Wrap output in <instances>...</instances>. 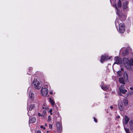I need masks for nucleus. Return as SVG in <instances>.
Wrapping results in <instances>:
<instances>
[{
    "label": "nucleus",
    "mask_w": 133,
    "mask_h": 133,
    "mask_svg": "<svg viewBox=\"0 0 133 133\" xmlns=\"http://www.w3.org/2000/svg\"><path fill=\"white\" fill-rule=\"evenodd\" d=\"M123 60L125 66L128 69L130 70L131 69V66L133 65V59L131 58L129 60L127 58H124Z\"/></svg>",
    "instance_id": "1"
},
{
    "label": "nucleus",
    "mask_w": 133,
    "mask_h": 133,
    "mask_svg": "<svg viewBox=\"0 0 133 133\" xmlns=\"http://www.w3.org/2000/svg\"><path fill=\"white\" fill-rule=\"evenodd\" d=\"M32 84L37 89H40L41 86L40 82L37 79H34L32 82Z\"/></svg>",
    "instance_id": "2"
},
{
    "label": "nucleus",
    "mask_w": 133,
    "mask_h": 133,
    "mask_svg": "<svg viewBox=\"0 0 133 133\" xmlns=\"http://www.w3.org/2000/svg\"><path fill=\"white\" fill-rule=\"evenodd\" d=\"M129 2L128 1H125L123 3L122 8L123 12L125 13L128 10V4Z\"/></svg>",
    "instance_id": "3"
},
{
    "label": "nucleus",
    "mask_w": 133,
    "mask_h": 133,
    "mask_svg": "<svg viewBox=\"0 0 133 133\" xmlns=\"http://www.w3.org/2000/svg\"><path fill=\"white\" fill-rule=\"evenodd\" d=\"M42 95L44 96H46L48 92L47 89L42 87L41 90Z\"/></svg>",
    "instance_id": "4"
},
{
    "label": "nucleus",
    "mask_w": 133,
    "mask_h": 133,
    "mask_svg": "<svg viewBox=\"0 0 133 133\" xmlns=\"http://www.w3.org/2000/svg\"><path fill=\"white\" fill-rule=\"evenodd\" d=\"M101 88L103 90L107 91H111V88L110 87L109 85L107 86L103 85L101 86Z\"/></svg>",
    "instance_id": "5"
},
{
    "label": "nucleus",
    "mask_w": 133,
    "mask_h": 133,
    "mask_svg": "<svg viewBox=\"0 0 133 133\" xmlns=\"http://www.w3.org/2000/svg\"><path fill=\"white\" fill-rule=\"evenodd\" d=\"M124 88V85H122L119 87V89L120 90V94L119 95L120 96H121L122 95L121 94L122 93L123 94H125V93L127 92V90L126 89H123Z\"/></svg>",
    "instance_id": "6"
},
{
    "label": "nucleus",
    "mask_w": 133,
    "mask_h": 133,
    "mask_svg": "<svg viewBox=\"0 0 133 133\" xmlns=\"http://www.w3.org/2000/svg\"><path fill=\"white\" fill-rule=\"evenodd\" d=\"M119 31L121 33H123L125 31V28L123 24L120 23L119 24Z\"/></svg>",
    "instance_id": "7"
},
{
    "label": "nucleus",
    "mask_w": 133,
    "mask_h": 133,
    "mask_svg": "<svg viewBox=\"0 0 133 133\" xmlns=\"http://www.w3.org/2000/svg\"><path fill=\"white\" fill-rule=\"evenodd\" d=\"M114 60L115 62H114V64H120L121 63L122 61L121 59L118 57H115L114 58Z\"/></svg>",
    "instance_id": "8"
},
{
    "label": "nucleus",
    "mask_w": 133,
    "mask_h": 133,
    "mask_svg": "<svg viewBox=\"0 0 133 133\" xmlns=\"http://www.w3.org/2000/svg\"><path fill=\"white\" fill-rule=\"evenodd\" d=\"M129 119V118L127 116H125L124 119L123 120V123L124 125L127 124Z\"/></svg>",
    "instance_id": "9"
},
{
    "label": "nucleus",
    "mask_w": 133,
    "mask_h": 133,
    "mask_svg": "<svg viewBox=\"0 0 133 133\" xmlns=\"http://www.w3.org/2000/svg\"><path fill=\"white\" fill-rule=\"evenodd\" d=\"M56 127L58 130L59 132L61 131L62 130V125L59 122H57Z\"/></svg>",
    "instance_id": "10"
},
{
    "label": "nucleus",
    "mask_w": 133,
    "mask_h": 133,
    "mask_svg": "<svg viewBox=\"0 0 133 133\" xmlns=\"http://www.w3.org/2000/svg\"><path fill=\"white\" fill-rule=\"evenodd\" d=\"M108 56L107 55H103L101 56V63H102L105 60L108 59H110L109 58H108Z\"/></svg>",
    "instance_id": "11"
},
{
    "label": "nucleus",
    "mask_w": 133,
    "mask_h": 133,
    "mask_svg": "<svg viewBox=\"0 0 133 133\" xmlns=\"http://www.w3.org/2000/svg\"><path fill=\"white\" fill-rule=\"evenodd\" d=\"M130 129L133 132V120L129 122Z\"/></svg>",
    "instance_id": "12"
},
{
    "label": "nucleus",
    "mask_w": 133,
    "mask_h": 133,
    "mask_svg": "<svg viewBox=\"0 0 133 133\" xmlns=\"http://www.w3.org/2000/svg\"><path fill=\"white\" fill-rule=\"evenodd\" d=\"M29 97L32 100L34 98V94L31 92H29Z\"/></svg>",
    "instance_id": "13"
},
{
    "label": "nucleus",
    "mask_w": 133,
    "mask_h": 133,
    "mask_svg": "<svg viewBox=\"0 0 133 133\" xmlns=\"http://www.w3.org/2000/svg\"><path fill=\"white\" fill-rule=\"evenodd\" d=\"M34 104H31L28 106V109L29 110L31 111L34 108Z\"/></svg>",
    "instance_id": "14"
},
{
    "label": "nucleus",
    "mask_w": 133,
    "mask_h": 133,
    "mask_svg": "<svg viewBox=\"0 0 133 133\" xmlns=\"http://www.w3.org/2000/svg\"><path fill=\"white\" fill-rule=\"evenodd\" d=\"M36 119L35 117H33L31 118L29 121L30 123H32L35 122Z\"/></svg>",
    "instance_id": "15"
},
{
    "label": "nucleus",
    "mask_w": 133,
    "mask_h": 133,
    "mask_svg": "<svg viewBox=\"0 0 133 133\" xmlns=\"http://www.w3.org/2000/svg\"><path fill=\"white\" fill-rule=\"evenodd\" d=\"M118 13L119 14V15L120 16H121V17L122 18L123 17H124V19H125V16H124V14L123 13V12H121H121L119 10H118Z\"/></svg>",
    "instance_id": "16"
},
{
    "label": "nucleus",
    "mask_w": 133,
    "mask_h": 133,
    "mask_svg": "<svg viewBox=\"0 0 133 133\" xmlns=\"http://www.w3.org/2000/svg\"><path fill=\"white\" fill-rule=\"evenodd\" d=\"M119 82L122 84H124L125 83V81L123 78L121 77L119 79Z\"/></svg>",
    "instance_id": "17"
},
{
    "label": "nucleus",
    "mask_w": 133,
    "mask_h": 133,
    "mask_svg": "<svg viewBox=\"0 0 133 133\" xmlns=\"http://www.w3.org/2000/svg\"><path fill=\"white\" fill-rule=\"evenodd\" d=\"M118 105L119 110L121 111H122L123 109V107L122 103L119 102L118 103Z\"/></svg>",
    "instance_id": "18"
},
{
    "label": "nucleus",
    "mask_w": 133,
    "mask_h": 133,
    "mask_svg": "<svg viewBox=\"0 0 133 133\" xmlns=\"http://www.w3.org/2000/svg\"><path fill=\"white\" fill-rule=\"evenodd\" d=\"M123 102L125 105H126L128 104V101L126 98H124L123 100Z\"/></svg>",
    "instance_id": "19"
},
{
    "label": "nucleus",
    "mask_w": 133,
    "mask_h": 133,
    "mask_svg": "<svg viewBox=\"0 0 133 133\" xmlns=\"http://www.w3.org/2000/svg\"><path fill=\"white\" fill-rule=\"evenodd\" d=\"M49 100L50 101V103H51V104L52 105H55V102H54V101L53 100L51 99V98H49Z\"/></svg>",
    "instance_id": "20"
},
{
    "label": "nucleus",
    "mask_w": 133,
    "mask_h": 133,
    "mask_svg": "<svg viewBox=\"0 0 133 133\" xmlns=\"http://www.w3.org/2000/svg\"><path fill=\"white\" fill-rule=\"evenodd\" d=\"M117 6L118 7L120 8L122 6L121 2L120 0H119Z\"/></svg>",
    "instance_id": "21"
},
{
    "label": "nucleus",
    "mask_w": 133,
    "mask_h": 133,
    "mask_svg": "<svg viewBox=\"0 0 133 133\" xmlns=\"http://www.w3.org/2000/svg\"><path fill=\"white\" fill-rule=\"evenodd\" d=\"M118 75L119 76H121L123 75V73L121 71H118L117 72Z\"/></svg>",
    "instance_id": "22"
},
{
    "label": "nucleus",
    "mask_w": 133,
    "mask_h": 133,
    "mask_svg": "<svg viewBox=\"0 0 133 133\" xmlns=\"http://www.w3.org/2000/svg\"><path fill=\"white\" fill-rule=\"evenodd\" d=\"M120 20L118 19H116L115 21V23L116 26H117V25L119 24V23L118 22V21Z\"/></svg>",
    "instance_id": "23"
},
{
    "label": "nucleus",
    "mask_w": 133,
    "mask_h": 133,
    "mask_svg": "<svg viewBox=\"0 0 133 133\" xmlns=\"http://www.w3.org/2000/svg\"><path fill=\"white\" fill-rule=\"evenodd\" d=\"M124 129L127 133H129V130L128 128L124 127Z\"/></svg>",
    "instance_id": "24"
},
{
    "label": "nucleus",
    "mask_w": 133,
    "mask_h": 133,
    "mask_svg": "<svg viewBox=\"0 0 133 133\" xmlns=\"http://www.w3.org/2000/svg\"><path fill=\"white\" fill-rule=\"evenodd\" d=\"M38 115L40 117L41 116H42V117H44V115L43 114H42V115H41L40 113H38Z\"/></svg>",
    "instance_id": "25"
},
{
    "label": "nucleus",
    "mask_w": 133,
    "mask_h": 133,
    "mask_svg": "<svg viewBox=\"0 0 133 133\" xmlns=\"http://www.w3.org/2000/svg\"><path fill=\"white\" fill-rule=\"evenodd\" d=\"M51 120V117L50 116H48V121H49Z\"/></svg>",
    "instance_id": "26"
},
{
    "label": "nucleus",
    "mask_w": 133,
    "mask_h": 133,
    "mask_svg": "<svg viewBox=\"0 0 133 133\" xmlns=\"http://www.w3.org/2000/svg\"><path fill=\"white\" fill-rule=\"evenodd\" d=\"M41 128L43 129H44V130H45V127H44L42 125H41Z\"/></svg>",
    "instance_id": "27"
},
{
    "label": "nucleus",
    "mask_w": 133,
    "mask_h": 133,
    "mask_svg": "<svg viewBox=\"0 0 133 133\" xmlns=\"http://www.w3.org/2000/svg\"><path fill=\"white\" fill-rule=\"evenodd\" d=\"M48 88V85H45L44 86V88L47 89Z\"/></svg>",
    "instance_id": "28"
},
{
    "label": "nucleus",
    "mask_w": 133,
    "mask_h": 133,
    "mask_svg": "<svg viewBox=\"0 0 133 133\" xmlns=\"http://www.w3.org/2000/svg\"><path fill=\"white\" fill-rule=\"evenodd\" d=\"M94 121L96 122H97V119L95 117H94Z\"/></svg>",
    "instance_id": "29"
},
{
    "label": "nucleus",
    "mask_w": 133,
    "mask_h": 133,
    "mask_svg": "<svg viewBox=\"0 0 133 133\" xmlns=\"http://www.w3.org/2000/svg\"><path fill=\"white\" fill-rule=\"evenodd\" d=\"M49 127L50 129H51L52 128V126L51 124H50L49 125Z\"/></svg>",
    "instance_id": "30"
},
{
    "label": "nucleus",
    "mask_w": 133,
    "mask_h": 133,
    "mask_svg": "<svg viewBox=\"0 0 133 133\" xmlns=\"http://www.w3.org/2000/svg\"><path fill=\"white\" fill-rule=\"evenodd\" d=\"M45 113H46V111L45 110H44L43 111V114L44 115H45Z\"/></svg>",
    "instance_id": "31"
},
{
    "label": "nucleus",
    "mask_w": 133,
    "mask_h": 133,
    "mask_svg": "<svg viewBox=\"0 0 133 133\" xmlns=\"http://www.w3.org/2000/svg\"><path fill=\"white\" fill-rule=\"evenodd\" d=\"M52 109H50L49 110V112H52Z\"/></svg>",
    "instance_id": "32"
},
{
    "label": "nucleus",
    "mask_w": 133,
    "mask_h": 133,
    "mask_svg": "<svg viewBox=\"0 0 133 133\" xmlns=\"http://www.w3.org/2000/svg\"><path fill=\"white\" fill-rule=\"evenodd\" d=\"M36 133H41V131H38Z\"/></svg>",
    "instance_id": "33"
},
{
    "label": "nucleus",
    "mask_w": 133,
    "mask_h": 133,
    "mask_svg": "<svg viewBox=\"0 0 133 133\" xmlns=\"http://www.w3.org/2000/svg\"><path fill=\"white\" fill-rule=\"evenodd\" d=\"M120 117L119 116H118L116 117V118H119Z\"/></svg>",
    "instance_id": "34"
},
{
    "label": "nucleus",
    "mask_w": 133,
    "mask_h": 133,
    "mask_svg": "<svg viewBox=\"0 0 133 133\" xmlns=\"http://www.w3.org/2000/svg\"><path fill=\"white\" fill-rule=\"evenodd\" d=\"M110 108L111 109H112V108H113V107H112V106H111L110 107Z\"/></svg>",
    "instance_id": "35"
},
{
    "label": "nucleus",
    "mask_w": 133,
    "mask_h": 133,
    "mask_svg": "<svg viewBox=\"0 0 133 133\" xmlns=\"http://www.w3.org/2000/svg\"><path fill=\"white\" fill-rule=\"evenodd\" d=\"M58 118H59L60 119V121H61V118L59 116H58Z\"/></svg>",
    "instance_id": "36"
},
{
    "label": "nucleus",
    "mask_w": 133,
    "mask_h": 133,
    "mask_svg": "<svg viewBox=\"0 0 133 133\" xmlns=\"http://www.w3.org/2000/svg\"><path fill=\"white\" fill-rule=\"evenodd\" d=\"M50 94H52V92H50Z\"/></svg>",
    "instance_id": "37"
},
{
    "label": "nucleus",
    "mask_w": 133,
    "mask_h": 133,
    "mask_svg": "<svg viewBox=\"0 0 133 133\" xmlns=\"http://www.w3.org/2000/svg\"><path fill=\"white\" fill-rule=\"evenodd\" d=\"M130 89H131V90H132L133 89V88H131V87H130Z\"/></svg>",
    "instance_id": "38"
},
{
    "label": "nucleus",
    "mask_w": 133,
    "mask_h": 133,
    "mask_svg": "<svg viewBox=\"0 0 133 133\" xmlns=\"http://www.w3.org/2000/svg\"><path fill=\"white\" fill-rule=\"evenodd\" d=\"M50 115H52V112H50Z\"/></svg>",
    "instance_id": "39"
},
{
    "label": "nucleus",
    "mask_w": 133,
    "mask_h": 133,
    "mask_svg": "<svg viewBox=\"0 0 133 133\" xmlns=\"http://www.w3.org/2000/svg\"><path fill=\"white\" fill-rule=\"evenodd\" d=\"M121 70H122V71H123V68H121Z\"/></svg>",
    "instance_id": "40"
},
{
    "label": "nucleus",
    "mask_w": 133,
    "mask_h": 133,
    "mask_svg": "<svg viewBox=\"0 0 133 133\" xmlns=\"http://www.w3.org/2000/svg\"><path fill=\"white\" fill-rule=\"evenodd\" d=\"M49 131H48H48H47V132H49Z\"/></svg>",
    "instance_id": "41"
},
{
    "label": "nucleus",
    "mask_w": 133,
    "mask_h": 133,
    "mask_svg": "<svg viewBox=\"0 0 133 133\" xmlns=\"http://www.w3.org/2000/svg\"><path fill=\"white\" fill-rule=\"evenodd\" d=\"M28 115H29V112H28Z\"/></svg>",
    "instance_id": "42"
},
{
    "label": "nucleus",
    "mask_w": 133,
    "mask_h": 133,
    "mask_svg": "<svg viewBox=\"0 0 133 133\" xmlns=\"http://www.w3.org/2000/svg\"><path fill=\"white\" fill-rule=\"evenodd\" d=\"M46 126V124H45Z\"/></svg>",
    "instance_id": "43"
},
{
    "label": "nucleus",
    "mask_w": 133,
    "mask_h": 133,
    "mask_svg": "<svg viewBox=\"0 0 133 133\" xmlns=\"http://www.w3.org/2000/svg\"><path fill=\"white\" fill-rule=\"evenodd\" d=\"M116 120H117V121H118V120H117V119H116Z\"/></svg>",
    "instance_id": "44"
}]
</instances>
